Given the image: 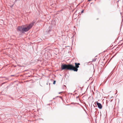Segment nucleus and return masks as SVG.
<instances>
[{"label":"nucleus","instance_id":"obj_1","mask_svg":"<svg viewBox=\"0 0 123 123\" xmlns=\"http://www.w3.org/2000/svg\"><path fill=\"white\" fill-rule=\"evenodd\" d=\"M75 66H74L71 64H68V70H72L74 71L77 72L78 70V68L79 67V65L80 64L79 63H75Z\"/></svg>","mask_w":123,"mask_h":123},{"label":"nucleus","instance_id":"obj_2","mask_svg":"<svg viewBox=\"0 0 123 123\" xmlns=\"http://www.w3.org/2000/svg\"><path fill=\"white\" fill-rule=\"evenodd\" d=\"M35 23V22H33L32 23L30 24L27 27H23V33H24V32H27L32 27Z\"/></svg>","mask_w":123,"mask_h":123},{"label":"nucleus","instance_id":"obj_3","mask_svg":"<svg viewBox=\"0 0 123 123\" xmlns=\"http://www.w3.org/2000/svg\"><path fill=\"white\" fill-rule=\"evenodd\" d=\"M68 64H63L61 66V69L62 70L66 69L68 70Z\"/></svg>","mask_w":123,"mask_h":123},{"label":"nucleus","instance_id":"obj_4","mask_svg":"<svg viewBox=\"0 0 123 123\" xmlns=\"http://www.w3.org/2000/svg\"><path fill=\"white\" fill-rule=\"evenodd\" d=\"M23 27L22 26H18L17 28V30L22 33H23Z\"/></svg>","mask_w":123,"mask_h":123},{"label":"nucleus","instance_id":"obj_5","mask_svg":"<svg viewBox=\"0 0 123 123\" xmlns=\"http://www.w3.org/2000/svg\"><path fill=\"white\" fill-rule=\"evenodd\" d=\"M96 102L98 108L100 109H101L102 108V106L101 104L100 103H98V101H97Z\"/></svg>","mask_w":123,"mask_h":123},{"label":"nucleus","instance_id":"obj_6","mask_svg":"<svg viewBox=\"0 0 123 123\" xmlns=\"http://www.w3.org/2000/svg\"><path fill=\"white\" fill-rule=\"evenodd\" d=\"M56 81L55 80H54L53 82V84H54L55 83Z\"/></svg>","mask_w":123,"mask_h":123},{"label":"nucleus","instance_id":"obj_7","mask_svg":"<svg viewBox=\"0 0 123 123\" xmlns=\"http://www.w3.org/2000/svg\"><path fill=\"white\" fill-rule=\"evenodd\" d=\"M83 11H84V10H82L81 11V13H83Z\"/></svg>","mask_w":123,"mask_h":123},{"label":"nucleus","instance_id":"obj_8","mask_svg":"<svg viewBox=\"0 0 123 123\" xmlns=\"http://www.w3.org/2000/svg\"><path fill=\"white\" fill-rule=\"evenodd\" d=\"M14 76V75H11V77L13 76Z\"/></svg>","mask_w":123,"mask_h":123},{"label":"nucleus","instance_id":"obj_9","mask_svg":"<svg viewBox=\"0 0 123 123\" xmlns=\"http://www.w3.org/2000/svg\"><path fill=\"white\" fill-rule=\"evenodd\" d=\"M58 97H59V96H58ZM59 98H62V97H61V96H59Z\"/></svg>","mask_w":123,"mask_h":123},{"label":"nucleus","instance_id":"obj_10","mask_svg":"<svg viewBox=\"0 0 123 123\" xmlns=\"http://www.w3.org/2000/svg\"><path fill=\"white\" fill-rule=\"evenodd\" d=\"M94 60V61H95V60Z\"/></svg>","mask_w":123,"mask_h":123},{"label":"nucleus","instance_id":"obj_11","mask_svg":"<svg viewBox=\"0 0 123 123\" xmlns=\"http://www.w3.org/2000/svg\"><path fill=\"white\" fill-rule=\"evenodd\" d=\"M60 92H59V94H60Z\"/></svg>","mask_w":123,"mask_h":123},{"label":"nucleus","instance_id":"obj_12","mask_svg":"<svg viewBox=\"0 0 123 123\" xmlns=\"http://www.w3.org/2000/svg\"><path fill=\"white\" fill-rule=\"evenodd\" d=\"M6 79H8L7 78H6Z\"/></svg>","mask_w":123,"mask_h":123},{"label":"nucleus","instance_id":"obj_13","mask_svg":"<svg viewBox=\"0 0 123 123\" xmlns=\"http://www.w3.org/2000/svg\"><path fill=\"white\" fill-rule=\"evenodd\" d=\"M4 83H3V84H4Z\"/></svg>","mask_w":123,"mask_h":123}]
</instances>
